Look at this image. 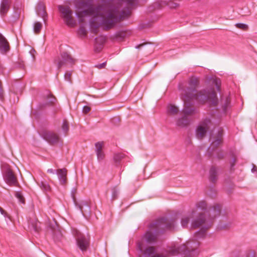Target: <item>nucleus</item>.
<instances>
[{
	"label": "nucleus",
	"instance_id": "1",
	"mask_svg": "<svg viewBox=\"0 0 257 257\" xmlns=\"http://www.w3.org/2000/svg\"><path fill=\"white\" fill-rule=\"evenodd\" d=\"M137 3L138 0H113L93 5L88 1L80 0L75 3V7L79 23H85L86 18L91 17L90 30L97 34L100 27L109 30L121 20L129 17L131 9Z\"/></svg>",
	"mask_w": 257,
	"mask_h": 257
},
{
	"label": "nucleus",
	"instance_id": "2",
	"mask_svg": "<svg viewBox=\"0 0 257 257\" xmlns=\"http://www.w3.org/2000/svg\"><path fill=\"white\" fill-rule=\"evenodd\" d=\"M207 209L206 201L201 200L196 204L195 208L192 210H197L196 218L192 220L191 226L193 228H200V230L196 232L195 235L197 238L203 237L207 230L213 224V220L220 213L221 206L216 204Z\"/></svg>",
	"mask_w": 257,
	"mask_h": 257
},
{
	"label": "nucleus",
	"instance_id": "3",
	"mask_svg": "<svg viewBox=\"0 0 257 257\" xmlns=\"http://www.w3.org/2000/svg\"><path fill=\"white\" fill-rule=\"evenodd\" d=\"M199 85V79L197 77H191L189 81L187 91L182 96H189L191 99H195L202 103H207L210 106H215L218 104L217 94L214 88L210 87L196 93V89Z\"/></svg>",
	"mask_w": 257,
	"mask_h": 257
},
{
	"label": "nucleus",
	"instance_id": "4",
	"mask_svg": "<svg viewBox=\"0 0 257 257\" xmlns=\"http://www.w3.org/2000/svg\"><path fill=\"white\" fill-rule=\"evenodd\" d=\"M175 227V221L162 217L150 224L149 230L144 235L146 241L149 243L156 242L158 234L166 230H171Z\"/></svg>",
	"mask_w": 257,
	"mask_h": 257
},
{
	"label": "nucleus",
	"instance_id": "5",
	"mask_svg": "<svg viewBox=\"0 0 257 257\" xmlns=\"http://www.w3.org/2000/svg\"><path fill=\"white\" fill-rule=\"evenodd\" d=\"M223 130L222 128H219L217 133L210 138L212 143L208 149V153L211 156L215 154L216 158L220 159L223 157V153L222 151L218 150L217 147H219L223 142Z\"/></svg>",
	"mask_w": 257,
	"mask_h": 257
},
{
	"label": "nucleus",
	"instance_id": "6",
	"mask_svg": "<svg viewBox=\"0 0 257 257\" xmlns=\"http://www.w3.org/2000/svg\"><path fill=\"white\" fill-rule=\"evenodd\" d=\"M191 244L190 242H187L179 246L174 245L167 249V252L171 255L181 254L184 255L183 257H191L192 252L194 251V248L192 247Z\"/></svg>",
	"mask_w": 257,
	"mask_h": 257
},
{
	"label": "nucleus",
	"instance_id": "7",
	"mask_svg": "<svg viewBox=\"0 0 257 257\" xmlns=\"http://www.w3.org/2000/svg\"><path fill=\"white\" fill-rule=\"evenodd\" d=\"M58 10L61 18L64 23L70 27H74L76 25V22L73 16V11L68 6L59 5Z\"/></svg>",
	"mask_w": 257,
	"mask_h": 257
},
{
	"label": "nucleus",
	"instance_id": "8",
	"mask_svg": "<svg viewBox=\"0 0 257 257\" xmlns=\"http://www.w3.org/2000/svg\"><path fill=\"white\" fill-rule=\"evenodd\" d=\"M73 234L76 239L77 246L81 251H86L89 246V236L82 234L79 231L76 229L73 230Z\"/></svg>",
	"mask_w": 257,
	"mask_h": 257
},
{
	"label": "nucleus",
	"instance_id": "9",
	"mask_svg": "<svg viewBox=\"0 0 257 257\" xmlns=\"http://www.w3.org/2000/svg\"><path fill=\"white\" fill-rule=\"evenodd\" d=\"M211 121L210 119L206 118L202 121L196 129V136L197 139H202L206 135L211 125Z\"/></svg>",
	"mask_w": 257,
	"mask_h": 257
},
{
	"label": "nucleus",
	"instance_id": "10",
	"mask_svg": "<svg viewBox=\"0 0 257 257\" xmlns=\"http://www.w3.org/2000/svg\"><path fill=\"white\" fill-rule=\"evenodd\" d=\"M41 136L51 145L57 144L60 140L58 134L53 131L44 130L41 133Z\"/></svg>",
	"mask_w": 257,
	"mask_h": 257
},
{
	"label": "nucleus",
	"instance_id": "11",
	"mask_svg": "<svg viewBox=\"0 0 257 257\" xmlns=\"http://www.w3.org/2000/svg\"><path fill=\"white\" fill-rule=\"evenodd\" d=\"M58 69L62 67L70 65L72 66L74 63V59L71 56L66 52H63L61 55V57L55 61Z\"/></svg>",
	"mask_w": 257,
	"mask_h": 257
},
{
	"label": "nucleus",
	"instance_id": "12",
	"mask_svg": "<svg viewBox=\"0 0 257 257\" xmlns=\"http://www.w3.org/2000/svg\"><path fill=\"white\" fill-rule=\"evenodd\" d=\"M190 97L187 95L186 96H182V99L184 102V107L181 112V113L184 116H187L189 117L190 115H191L196 113V110L195 108L190 107L189 105L191 104V101L194 99H191Z\"/></svg>",
	"mask_w": 257,
	"mask_h": 257
},
{
	"label": "nucleus",
	"instance_id": "13",
	"mask_svg": "<svg viewBox=\"0 0 257 257\" xmlns=\"http://www.w3.org/2000/svg\"><path fill=\"white\" fill-rule=\"evenodd\" d=\"M5 182L10 186H16L18 183L16 176L9 168H7L3 173Z\"/></svg>",
	"mask_w": 257,
	"mask_h": 257
},
{
	"label": "nucleus",
	"instance_id": "14",
	"mask_svg": "<svg viewBox=\"0 0 257 257\" xmlns=\"http://www.w3.org/2000/svg\"><path fill=\"white\" fill-rule=\"evenodd\" d=\"M104 146V143L103 142H98L95 144V152L98 161H101L104 158L105 155L102 150Z\"/></svg>",
	"mask_w": 257,
	"mask_h": 257
},
{
	"label": "nucleus",
	"instance_id": "15",
	"mask_svg": "<svg viewBox=\"0 0 257 257\" xmlns=\"http://www.w3.org/2000/svg\"><path fill=\"white\" fill-rule=\"evenodd\" d=\"M196 212L197 210H192L191 212H189L187 214L183 216L181 219V225L183 227H186L187 226L191 218H194L193 219L194 220L196 218Z\"/></svg>",
	"mask_w": 257,
	"mask_h": 257
},
{
	"label": "nucleus",
	"instance_id": "16",
	"mask_svg": "<svg viewBox=\"0 0 257 257\" xmlns=\"http://www.w3.org/2000/svg\"><path fill=\"white\" fill-rule=\"evenodd\" d=\"M10 50V45L6 39L0 34V52L6 54Z\"/></svg>",
	"mask_w": 257,
	"mask_h": 257
},
{
	"label": "nucleus",
	"instance_id": "17",
	"mask_svg": "<svg viewBox=\"0 0 257 257\" xmlns=\"http://www.w3.org/2000/svg\"><path fill=\"white\" fill-rule=\"evenodd\" d=\"M79 209L84 216L90 215L91 213L90 206L88 201H83L79 205Z\"/></svg>",
	"mask_w": 257,
	"mask_h": 257
},
{
	"label": "nucleus",
	"instance_id": "18",
	"mask_svg": "<svg viewBox=\"0 0 257 257\" xmlns=\"http://www.w3.org/2000/svg\"><path fill=\"white\" fill-rule=\"evenodd\" d=\"M60 183L64 185L67 182V170L65 168L59 169L56 171Z\"/></svg>",
	"mask_w": 257,
	"mask_h": 257
},
{
	"label": "nucleus",
	"instance_id": "19",
	"mask_svg": "<svg viewBox=\"0 0 257 257\" xmlns=\"http://www.w3.org/2000/svg\"><path fill=\"white\" fill-rule=\"evenodd\" d=\"M190 122V118L182 114L181 117L177 119L176 124L178 126L183 127L187 126Z\"/></svg>",
	"mask_w": 257,
	"mask_h": 257
},
{
	"label": "nucleus",
	"instance_id": "20",
	"mask_svg": "<svg viewBox=\"0 0 257 257\" xmlns=\"http://www.w3.org/2000/svg\"><path fill=\"white\" fill-rule=\"evenodd\" d=\"M37 12L38 15L43 18L45 21V17L47 16L45 7L43 4H39L37 7Z\"/></svg>",
	"mask_w": 257,
	"mask_h": 257
},
{
	"label": "nucleus",
	"instance_id": "21",
	"mask_svg": "<svg viewBox=\"0 0 257 257\" xmlns=\"http://www.w3.org/2000/svg\"><path fill=\"white\" fill-rule=\"evenodd\" d=\"M10 3L9 0H3L1 5L0 12L3 15H5L9 10Z\"/></svg>",
	"mask_w": 257,
	"mask_h": 257
},
{
	"label": "nucleus",
	"instance_id": "22",
	"mask_svg": "<svg viewBox=\"0 0 257 257\" xmlns=\"http://www.w3.org/2000/svg\"><path fill=\"white\" fill-rule=\"evenodd\" d=\"M40 222L36 219L29 221V227L33 229L35 231H39L40 229Z\"/></svg>",
	"mask_w": 257,
	"mask_h": 257
},
{
	"label": "nucleus",
	"instance_id": "23",
	"mask_svg": "<svg viewBox=\"0 0 257 257\" xmlns=\"http://www.w3.org/2000/svg\"><path fill=\"white\" fill-rule=\"evenodd\" d=\"M38 184L44 192L47 193L51 191L50 186L46 182L41 181L40 183H38Z\"/></svg>",
	"mask_w": 257,
	"mask_h": 257
},
{
	"label": "nucleus",
	"instance_id": "24",
	"mask_svg": "<svg viewBox=\"0 0 257 257\" xmlns=\"http://www.w3.org/2000/svg\"><path fill=\"white\" fill-rule=\"evenodd\" d=\"M210 180L212 182H215L217 180V172L215 167L211 168L209 172Z\"/></svg>",
	"mask_w": 257,
	"mask_h": 257
},
{
	"label": "nucleus",
	"instance_id": "25",
	"mask_svg": "<svg viewBox=\"0 0 257 257\" xmlns=\"http://www.w3.org/2000/svg\"><path fill=\"white\" fill-rule=\"evenodd\" d=\"M167 111L169 114L175 115L179 112V109L175 105L170 104L168 106Z\"/></svg>",
	"mask_w": 257,
	"mask_h": 257
},
{
	"label": "nucleus",
	"instance_id": "26",
	"mask_svg": "<svg viewBox=\"0 0 257 257\" xmlns=\"http://www.w3.org/2000/svg\"><path fill=\"white\" fill-rule=\"evenodd\" d=\"M106 41V37L104 36H99L95 38V43L100 46H102Z\"/></svg>",
	"mask_w": 257,
	"mask_h": 257
},
{
	"label": "nucleus",
	"instance_id": "27",
	"mask_svg": "<svg viewBox=\"0 0 257 257\" xmlns=\"http://www.w3.org/2000/svg\"><path fill=\"white\" fill-rule=\"evenodd\" d=\"M42 28V24L40 22H35L34 24V32L35 34H39Z\"/></svg>",
	"mask_w": 257,
	"mask_h": 257
},
{
	"label": "nucleus",
	"instance_id": "28",
	"mask_svg": "<svg viewBox=\"0 0 257 257\" xmlns=\"http://www.w3.org/2000/svg\"><path fill=\"white\" fill-rule=\"evenodd\" d=\"M78 34L83 37H85L87 35V30L83 26H80L78 29Z\"/></svg>",
	"mask_w": 257,
	"mask_h": 257
},
{
	"label": "nucleus",
	"instance_id": "29",
	"mask_svg": "<svg viewBox=\"0 0 257 257\" xmlns=\"http://www.w3.org/2000/svg\"><path fill=\"white\" fill-rule=\"evenodd\" d=\"M62 129L65 134H66L67 132L69 131V124L67 120H63Z\"/></svg>",
	"mask_w": 257,
	"mask_h": 257
},
{
	"label": "nucleus",
	"instance_id": "30",
	"mask_svg": "<svg viewBox=\"0 0 257 257\" xmlns=\"http://www.w3.org/2000/svg\"><path fill=\"white\" fill-rule=\"evenodd\" d=\"M72 71H66L64 74V79L66 81L71 83Z\"/></svg>",
	"mask_w": 257,
	"mask_h": 257
},
{
	"label": "nucleus",
	"instance_id": "31",
	"mask_svg": "<svg viewBox=\"0 0 257 257\" xmlns=\"http://www.w3.org/2000/svg\"><path fill=\"white\" fill-rule=\"evenodd\" d=\"M16 196L19 199L20 202H21L22 203H25V198L20 192H16Z\"/></svg>",
	"mask_w": 257,
	"mask_h": 257
},
{
	"label": "nucleus",
	"instance_id": "32",
	"mask_svg": "<svg viewBox=\"0 0 257 257\" xmlns=\"http://www.w3.org/2000/svg\"><path fill=\"white\" fill-rule=\"evenodd\" d=\"M118 190L116 187L112 188V197L113 199H115L117 198Z\"/></svg>",
	"mask_w": 257,
	"mask_h": 257
},
{
	"label": "nucleus",
	"instance_id": "33",
	"mask_svg": "<svg viewBox=\"0 0 257 257\" xmlns=\"http://www.w3.org/2000/svg\"><path fill=\"white\" fill-rule=\"evenodd\" d=\"M230 102V98L228 97H226L225 99L224 103L223 105V107L224 110L225 111L227 109L228 107L229 106Z\"/></svg>",
	"mask_w": 257,
	"mask_h": 257
},
{
	"label": "nucleus",
	"instance_id": "34",
	"mask_svg": "<svg viewBox=\"0 0 257 257\" xmlns=\"http://www.w3.org/2000/svg\"><path fill=\"white\" fill-rule=\"evenodd\" d=\"M125 33L123 32H119L115 35L116 39L118 40H122L125 37Z\"/></svg>",
	"mask_w": 257,
	"mask_h": 257
},
{
	"label": "nucleus",
	"instance_id": "35",
	"mask_svg": "<svg viewBox=\"0 0 257 257\" xmlns=\"http://www.w3.org/2000/svg\"><path fill=\"white\" fill-rule=\"evenodd\" d=\"M235 26L239 29L242 30H245L247 28V26L244 24L237 23L235 24Z\"/></svg>",
	"mask_w": 257,
	"mask_h": 257
},
{
	"label": "nucleus",
	"instance_id": "36",
	"mask_svg": "<svg viewBox=\"0 0 257 257\" xmlns=\"http://www.w3.org/2000/svg\"><path fill=\"white\" fill-rule=\"evenodd\" d=\"M123 155L121 154H115L114 156V160L116 162L119 161L122 158H123Z\"/></svg>",
	"mask_w": 257,
	"mask_h": 257
},
{
	"label": "nucleus",
	"instance_id": "37",
	"mask_svg": "<svg viewBox=\"0 0 257 257\" xmlns=\"http://www.w3.org/2000/svg\"><path fill=\"white\" fill-rule=\"evenodd\" d=\"M48 99H49L48 103H50V104L54 103V102L55 100V97L53 96H52L51 94H50L48 95Z\"/></svg>",
	"mask_w": 257,
	"mask_h": 257
},
{
	"label": "nucleus",
	"instance_id": "38",
	"mask_svg": "<svg viewBox=\"0 0 257 257\" xmlns=\"http://www.w3.org/2000/svg\"><path fill=\"white\" fill-rule=\"evenodd\" d=\"M213 83L214 84H215V85L216 86L217 89L218 90H219V88H220V80H218V79L214 80Z\"/></svg>",
	"mask_w": 257,
	"mask_h": 257
},
{
	"label": "nucleus",
	"instance_id": "39",
	"mask_svg": "<svg viewBox=\"0 0 257 257\" xmlns=\"http://www.w3.org/2000/svg\"><path fill=\"white\" fill-rule=\"evenodd\" d=\"M90 110V107L88 106H84L83 108V112L84 113H87Z\"/></svg>",
	"mask_w": 257,
	"mask_h": 257
},
{
	"label": "nucleus",
	"instance_id": "40",
	"mask_svg": "<svg viewBox=\"0 0 257 257\" xmlns=\"http://www.w3.org/2000/svg\"><path fill=\"white\" fill-rule=\"evenodd\" d=\"M106 62H103L101 64H98L96 66V67L98 68V69H102V68H103L105 67V65H106Z\"/></svg>",
	"mask_w": 257,
	"mask_h": 257
},
{
	"label": "nucleus",
	"instance_id": "41",
	"mask_svg": "<svg viewBox=\"0 0 257 257\" xmlns=\"http://www.w3.org/2000/svg\"><path fill=\"white\" fill-rule=\"evenodd\" d=\"M236 163V160L235 159H233L231 162V168H233V167L235 165Z\"/></svg>",
	"mask_w": 257,
	"mask_h": 257
},
{
	"label": "nucleus",
	"instance_id": "42",
	"mask_svg": "<svg viewBox=\"0 0 257 257\" xmlns=\"http://www.w3.org/2000/svg\"><path fill=\"white\" fill-rule=\"evenodd\" d=\"M21 13V10H18L17 11H16V17H17V18H19Z\"/></svg>",
	"mask_w": 257,
	"mask_h": 257
},
{
	"label": "nucleus",
	"instance_id": "43",
	"mask_svg": "<svg viewBox=\"0 0 257 257\" xmlns=\"http://www.w3.org/2000/svg\"><path fill=\"white\" fill-rule=\"evenodd\" d=\"M47 172L49 173L54 174V170L53 169H49L47 170Z\"/></svg>",
	"mask_w": 257,
	"mask_h": 257
},
{
	"label": "nucleus",
	"instance_id": "44",
	"mask_svg": "<svg viewBox=\"0 0 257 257\" xmlns=\"http://www.w3.org/2000/svg\"><path fill=\"white\" fill-rule=\"evenodd\" d=\"M0 212L4 215H5L6 214V212H5V211L1 207H0Z\"/></svg>",
	"mask_w": 257,
	"mask_h": 257
},
{
	"label": "nucleus",
	"instance_id": "45",
	"mask_svg": "<svg viewBox=\"0 0 257 257\" xmlns=\"http://www.w3.org/2000/svg\"><path fill=\"white\" fill-rule=\"evenodd\" d=\"M143 46H144V45H143V44H142V45H138V46H136V48L139 49V48H140L141 47H143Z\"/></svg>",
	"mask_w": 257,
	"mask_h": 257
},
{
	"label": "nucleus",
	"instance_id": "46",
	"mask_svg": "<svg viewBox=\"0 0 257 257\" xmlns=\"http://www.w3.org/2000/svg\"><path fill=\"white\" fill-rule=\"evenodd\" d=\"M3 70V67L1 64H0V72L2 71Z\"/></svg>",
	"mask_w": 257,
	"mask_h": 257
},
{
	"label": "nucleus",
	"instance_id": "47",
	"mask_svg": "<svg viewBox=\"0 0 257 257\" xmlns=\"http://www.w3.org/2000/svg\"><path fill=\"white\" fill-rule=\"evenodd\" d=\"M253 171H255V169L254 168H253L252 170Z\"/></svg>",
	"mask_w": 257,
	"mask_h": 257
}]
</instances>
